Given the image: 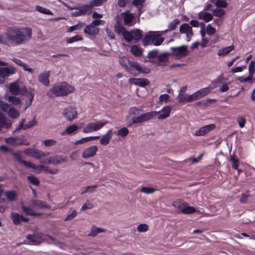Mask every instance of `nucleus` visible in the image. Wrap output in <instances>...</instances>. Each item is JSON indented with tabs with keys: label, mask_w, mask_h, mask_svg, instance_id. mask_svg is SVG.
Instances as JSON below:
<instances>
[{
	"label": "nucleus",
	"mask_w": 255,
	"mask_h": 255,
	"mask_svg": "<svg viewBox=\"0 0 255 255\" xmlns=\"http://www.w3.org/2000/svg\"><path fill=\"white\" fill-rule=\"evenodd\" d=\"M79 128L76 125H72L65 128V129L61 132L62 135H70L76 132Z\"/></svg>",
	"instance_id": "28"
},
{
	"label": "nucleus",
	"mask_w": 255,
	"mask_h": 255,
	"mask_svg": "<svg viewBox=\"0 0 255 255\" xmlns=\"http://www.w3.org/2000/svg\"><path fill=\"white\" fill-rule=\"evenodd\" d=\"M44 152L39 149H34L33 157L36 159H40L43 158Z\"/></svg>",
	"instance_id": "51"
},
{
	"label": "nucleus",
	"mask_w": 255,
	"mask_h": 255,
	"mask_svg": "<svg viewBox=\"0 0 255 255\" xmlns=\"http://www.w3.org/2000/svg\"><path fill=\"white\" fill-rule=\"evenodd\" d=\"M251 197L250 191H246L243 192L241 195L240 202L242 204H245L247 203V199L249 197Z\"/></svg>",
	"instance_id": "45"
},
{
	"label": "nucleus",
	"mask_w": 255,
	"mask_h": 255,
	"mask_svg": "<svg viewBox=\"0 0 255 255\" xmlns=\"http://www.w3.org/2000/svg\"><path fill=\"white\" fill-rule=\"evenodd\" d=\"M255 70V61H251L249 66V74L254 75Z\"/></svg>",
	"instance_id": "62"
},
{
	"label": "nucleus",
	"mask_w": 255,
	"mask_h": 255,
	"mask_svg": "<svg viewBox=\"0 0 255 255\" xmlns=\"http://www.w3.org/2000/svg\"><path fill=\"white\" fill-rule=\"evenodd\" d=\"M5 141L12 145H19L23 144L25 141V138L24 135H20L17 137H11L6 138Z\"/></svg>",
	"instance_id": "9"
},
{
	"label": "nucleus",
	"mask_w": 255,
	"mask_h": 255,
	"mask_svg": "<svg viewBox=\"0 0 255 255\" xmlns=\"http://www.w3.org/2000/svg\"><path fill=\"white\" fill-rule=\"evenodd\" d=\"M28 181L32 184L35 185H38L39 184V179L33 175H31L27 177Z\"/></svg>",
	"instance_id": "57"
},
{
	"label": "nucleus",
	"mask_w": 255,
	"mask_h": 255,
	"mask_svg": "<svg viewBox=\"0 0 255 255\" xmlns=\"http://www.w3.org/2000/svg\"><path fill=\"white\" fill-rule=\"evenodd\" d=\"M210 92V89L208 87L204 88L194 93L195 101L200 99Z\"/></svg>",
	"instance_id": "23"
},
{
	"label": "nucleus",
	"mask_w": 255,
	"mask_h": 255,
	"mask_svg": "<svg viewBox=\"0 0 255 255\" xmlns=\"http://www.w3.org/2000/svg\"><path fill=\"white\" fill-rule=\"evenodd\" d=\"M12 155L17 162H18L20 163L23 164L26 167L29 168L35 167L34 165V163L30 161H27L25 160H23L22 159L20 152H12Z\"/></svg>",
	"instance_id": "17"
},
{
	"label": "nucleus",
	"mask_w": 255,
	"mask_h": 255,
	"mask_svg": "<svg viewBox=\"0 0 255 255\" xmlns=\"http://www.w3.org/2000/svg\"><path fill=\"white\" fill-rule=\"evenodd\" d=\"M215 128V125L214 124H210L203 126L195 132V135L196 136H203L213 130Z\"/></svg>",
	"instance_id": "15"
},
{
	"label": "nucleus",
	"mask_w": 255,
	"mask_h": 255,
	"mask_svg": "<svg viewBox=\"0 0 255 255\" xmlns=\"http://www.w3.org/2000/svg\"><path fill=\"white\" fill-rule=\"evenodd\" d=\"M0 108L1 110L5 113H7L8 109L10 108L8 104L4 103L3 101H0Z\"/></svg>",
	"instance_id": "64"
},
{
	"label": "nucleus",
	"mask_w": 255,
	"mask_h": 255,
	"mask_svg": "<svg viewBox=\"0 0 255 255\" xmlns=\"http://www.w3.org/2000/svg\"><path fill=\"white\" fill-rule=\"evenodd\" d=\"M170 53L169 52H164L160 54L158 56L157 66H165L169 61V56Z\"/></svg>",
	"instance_id": "20"
},
{
	"label": "nucleus",
	"mask_w": 255,
	"mask_h": 255,
	"mask_svg": "<svg viewBox=\"0 0 255 255\" xmlns=\"http://www.w3.org/2000/svg\"><path fill=\"white\" fill-rule=\"evenodd\" d=\"M216 32L215 29L211 25L208 24L206 27V33L209 35H214Z\"/></svg>",
	"instance_id": "63"
},
{
	"label": "nucleus",
	"mask_w": 255,
	"mask_h": 255,
	"mask_svg": "<svg viewBox=\"0 0 255 255\" xmlns=\"http://www.w3.org/2000/svg\"><path fill=\"white\" fill-rule=\"evenodd\" d=\"M84 32L87 34L91 36H96L99 33V28L96 26H93L92 25L89 24L86 26Z\"/></svg>",
	"instance_id": "24"
},
{
	"label": "nucleus",
	"mask_w": 255,
	"mask_h": 255,
	"mask_svg": "<svg viewBox=\"0 0 255 255\" xmlns=\"http://www.w3.org/2000/svg\"><path fill=\"white\" fill-rule=\"evenodd\" d=\"M128 132L129 131L127 128H123L117 132H115L114 133L118 136L125 137L128 134Z\"/></svg>",
	"instance_id": "48"
},
{
	"label": "nucleus",
	"mask_w": 255,
	"mask_h": 255,
	"mask_svg": "<svg viewBox=\"0 0 255 255\" xmlns=\"http://www.w3.org/2000/svg\"><path fill=\"white\" fill-rule=\"evenodd\" d=\"M104 232H105V229H104L103 228L97 227L95 226H93L91 228V230L90 233L88 234V236L94 237L96 236L98 234L103 233Z\"/></svg>",
	"instance_id": "35"
},
{
	"label": "nucleus",
	"mask_w": 255,
	"mask_h": 255,
	"mask_svg": "<svg viewBox=\"0 0 255 255\" xmlns=\"http://www.w3.org/2000/svg\"><path fill=\"white\" fill-rule=\"evenodd\" d=\"M93 208V204L88 200H87L81 208V211H85L87 209H91Z\"/></svg>",
	"instance_id": "58"
},
{
	"label": "nucleus",
	"mask_w": 255,
	"mask_h": 255,
	"mask_svg": "<svg viewBox=\"0 0 255 255\" xmlns=\"http://www.w3.org/2000/svg\"><path fill=\"white\" fill-rule=\"evenodd\" d=\"M198 18L204 20L206 22H208L212 19L213 15L211 13L203 10L198 13Z\"/></svg>",
	"instance_id": "30"
},
{
	"label": "nucleus",
	"mask_w": 255,
	"mask_h": 255,
	"mask_svg": "<svg viewBox=\"0 0 255 255\" xmlns=\"http://www.w3.org/2000/svg\"><path fill=\"white\" fill-rule=\"evenodd\" d=\"M236 121L241 128L245 127L246 123V120L245 117L243 116L238 117L236 119Z\"/></svg>",
	"instance_id": "54"
},
{
	"label": "nucleus",
	"mask_w": 255,
	"mask_h": 255,
	"mask_svg": "<svg viewBox=\"0 0 255 255\" xmlns=\"http://www.w3.org/2000/svg\"><path fill=\"white\" fill-rule=\"evenodd\" d=\"M8 101L14 105H18L20 103V100L14 96H9L8 98Z\"/></svg>",
	"instance_id": "55"
},
{
	"label": "nucleus",
	"mask_w": 255,
	"mask_h": 255,
	"mask_svg": "<svg viewBox=\"0 0 255 255\" xmlns=\"http://www.w3.org/2000/svg\"><path fill=\"white\" fill-rule=\"evenodd\" d=\"M15 72V69L12 67H0V76L2 78H5L9 76L10 75L14 74Z\"/></svg>",
	"instance_id": "22"
},
{
	"label": "nucleus",
	"mask_w": 255,
	"mask_h": 255,
	"mask_svg": "<svg viewBox=\"0 0 255 255\" xmlns=\"http://www.w3.org/2000/svg\"><path fill=\"white\" fill-rule=\"evenodd\" d=\"M32 207L38 209H50V205L48 204L45 201H42L40 200L33 199L30 201Z\"/></svg>",
	"instance_id": "13"
},
{
	"label": "nucleus",
	"mask_w": 255,
	"mask_h": 255,
	"mask_svg": "<svg viewBox=\"0 0 255 255\" xmlns=\"http://www.w3.org/2000/svg\"><path fill=\"white\" fill-rule=\"evenodd\" d=\"M177 99L179 103H183L185 102H192L195 101L194 93L192 95L186 94H179Z\"/></svg>",
	"instance_id": "14"
},
{
	"label": "nucleus",
	"mask_w": 255,
	"mask_h": 255,
	"mask_svg": "<svg viewBox=\"0 0 255 255\" xmlns=\"http://www.w3.org/2000/svg\"><path fill=\"white\" fill-rule=\"evenodd\" d=\"M7 113L11 118L16 119L19 116V112L13 107H10Z\"/></svg>",
	"instance_id": "43"
},
{
	"label": "nucleus",
	"mask_w": 255,
	"mask_h": 255,
	"mask_svg": "<svg viewBox=\"0 0 255 255\" xmlns=\"http://www.w3.org/2000/svg\"><path fill=\"white\" fill-rule=\"evenodd\" d=\"M123 36L125 40L128 42H129L132 40V33L131 32H129L126 30L123 32Z\"/></svg>",
	"instance_id": "56"
},
{
	"label": "nucleus",
	"mask_w": 255,
	"mask_h": 255,
	"mask_svg": "<svg viewBox=\"0 0 255 255\" xmlns=\"http://www.w3.org/2000/svg\"><path fill=\"white\" fill-rule=\"evenodd\" d=\"M68 161L66 157H63L62 156L56 155L55 156H51L48 158H45L40 161L42 163L45 164H59Z\"/></svg>",
	"instance_id": "6"
},
{
	"label": "nucleus",
	"mask_w": 255,
	"mask_h": 255,
	"mask_svg": "<svg viewBox=\"0 0 255 255\" xmlns=\"http://www.w3.org/2000/svg\"><path fill=\"white\" fill-rule=\"evenodd\" d=\"M119 63L124 67L125 68L126 71L132 74L133 76H136V74L132 72L131 68L128 66L127 63L129 64L130 61L126 57H120L119 60Z\"/></svg>",
	"instance_id": "25"
},
{
	"label": "nucleus",
	"mask_w": 255,
	"mask_h": 255,
	"mask_svg": "<svg viewBox=\"0 0 255 255\" xmlns=\"http://www.w3.org/2000/svg\"><path fill=\"white\" fill-rule=\"evenodd\" d=\"M63 115L66 120L72 121L76 119L77 115V112L75 108L68 107L65 108L63 112Z\"/></svg>",
	"instance_id": "8"
},
{
	"label": "nucleus",
	"mask_w": 255,
	"mask_h": 255,
	"mask_svg": "<svg viewBox=\"0 0 255 255\" xmlns=\"http://www.w3.org/2000/svg\"><path fill=\"white\" fill-rule=\"evenodd\" d=\"M195 209L191 206H189L186 202L183 206V208L182 211V213L184 214H192L195 212Z\"/></svg>",
	"instance_id": "42"
},
{
	"label": "nucleus",
	"mask_w": 255,
	"mask_h": 255,
	"mask_svg": "<svg viewBox=\"0 0 255 255\" xmlns=\"http://www.w3.org/2000/svg\"><path fill=\"white\" fill-rule=\"evenodd\" d=\"M129 82L131 84L141 87L145 86L149 84V81L144 78H130Z\"/></svg>",
	"instance_id": "19"
},
{
	"label": "nucleus",
	"mask_w": 255,
	"mask_h": 255,
	"mask_svg": "<svg viewBox=\"0 0 255 255\" xmlns=\"http://www.w3.org/2000/svg\"><path fill=\"white\" fill-rule=\"evenodd\" d=\"M11 218L14 225H18L20 224L21 215L16 212L11 213Z\"/></svg>",
	"instance_id": "39"
},
{
	"label": "nucleus",
	"mask_w": 255,
	"mask_h": 255,
	"mask_svg": "<svg viewBox=\"0 0 255 255\" xmlns=\"http://www.w3.org/2000/svg\"><path fill=\"white\" fill-rule=\"evenodd\" d=\"M180 23V20L178 19H174L172 21H171L168 26V28L164 31H161L162 33L165 34L169 30H172L175 29L177 25Z\"/></svg>",
	"instance_id": "36"
},
{
	"label": "nucleus",
	"mask_w": 255,
	"mask_h": 255,
	"mask_svg": "<svg viewBox=\"0 0 255 255\" xmlns=\"http://www.w3.org/2000/svg\"><path fill=\"white\" fill-rule=\"evenodd\" d=\"M83 38L82 36L77 35L72 37H71L67 40V42L68 43H72L74 42H77L78 41L82 40Z\"/></svg>",
	"instance_id": "61"
},
{
	"label": "nucleus",
	"mask_w": 255,
	"mask_h": 255,
	"mask_svg": "<svg viewBox=\"0 0 255 255\" xmlns=\"http://www.w3.org/2000/svg\"><path fill=\"white\" fill-rule=\"evenodd\" d=\"M85 26V24L84 23L79 22L76 25L70 26L68 30V32H71L74 30H80Z\"/></svg>",
	"instance_id": "44"
},
{
	"label": "nucleus",
	"mask_w": 255,
	"mask_h": 255,
	"mask_svg": "<svg viewBox=\"0 0 255 255\" xmlns=\"http://www.w3.org/2000/svg\"><path fill=\"white\" fill-rule=\"evenodd\" d=\"M132 33V40L134 39L135 41H138L142 37V33L141 31L139 29H134L132 31H131Z\"/></svg>",
	"instance_id": "40"
},
{
	"label": "nucleus",
	"mask_w": 255,
	"mask_h": 255,
	"mask_svg": "<svg viewBox=\"0 0 255 255\" xmlns=\"http://www.w3.org/2000/svg\"><path fill=\"white\" fill-rule=\"evenodd\" d=\"M100 137L99 136H89L83 137L79 140H78L75 143V144H83L85 142H88L90 140H95L98 139Z\"/></svg>",
	"instance_id": "38"
},
{
	"label": "nucleus",
	"mask_w": 255,
	"mask_h": 255,
	"mask_svg": "<svg viewBox=\"0 0 255 255\" xmlns=\"http://www.w3.org/2000/svg\"><path fill=\"white\" fill-rule=\"evenodd\" d=\"M21 208L27 215L39 216L42 215L41 213L35 212L31 208L25 206L23 205L21 206Z\"/></svg>",
	"instance_id": "34"
},
{
	"label": "nucleus",
	"mask_w": 255,
	"mask_h": 255,
	"mask_svg": "<svg viewBox=\"0 0 255 255\" xmlns=\"http://www.w3.org/2000/svg\"><path fill=\"white\" fill-rule=\"evenodd\" d=\"M9 91L13 95H18L20 93V89L18 83L14 82L9 85Z\"/></svg>",
	"instance_id": "33"
},
{
	"label": "nucleus",
	"mask_w": 255,
	"mask_h": 255,
	"mask_svg": "<svg viewBox=\"0 0 255 255\" xmlns=\"http://www.w3.org/2000/svg\"><path fill=\"white\" fill-rule=\"evenodd\" d=\"M159 113L158 112L154 111L147 112L138 117H134L132 118V123L135 124L148 121L159 115Z\"/></svg>",
	"instance_id": "5"
},
{
	"label": "nucleus",
	"mask_w": 255,
	"mask_h": 255,
	"mask_svg": "<svg viewBox=\"0 0 255 255\" xmlns=\"http://www.w3.org/2000/svg\"><path fill=\"white\" fill-rule=\"evenodd\" d=\"M74 87L66 82L58 83L54 84L47 93L50 97L65 96L72 93L74 91Z\"/></svg>",
	"instance_id": "2"
},
{
	"label": "nucleus",
	"mask_w": 255,
	"mask_h": 255,
	"mask_svg": "<svg viewBox=\"0 0 255 255\" xmlns=\"http://www.w3.org/2000/svg\"><path fill=\"white\" fill-rule=\"evenodd\" d=\"M163 34L161 32V34L158 32L149 31L148 34L144 37L142 44L144 46L148 44H152L154 46H159L164 41V38L161 37Z\"/></svg>",
	"instance_id": "3"
},
{
	"label": "nucleus",
	"mask_w": 255,
	"mask_h": 255,
	"mask_svg": "<svg viewBox=\"0 0 255 255\" xmlns=\"http://www.w3.org/2000/svg\"><path fill=\"white\" fill-rule=\"evenodd\" d=\"M35 167H31V168L35 170V172L36 173H40L41 172V169L43 170L45 173H50L52 174H55L58 173L59 170L57 169H51L49 167L45 166L43 164H39L36 165L34 163Z\"/></svg>",
	"instance_id": "10"
},
{
	"label": "nucleus",
	"mask_w": 255,
	"mask_h": 255,
	"mask_svg": "<svg viewBox=\"0 0 255 255\" xmlns=\"http://www.w3.org/2000/svg\"><path fill=\"white\" fill-rule=\"evenodd\" d=\"M157 189L150 187H143L141 188L140 191L142 193L148 194L154 192Z\"/></svg>",
	"instance_id": "53"
},
{
	"label": "nucleus",
	"mask_w": 255,
	"mask_h": 255,
	"mask_svg": "<svg viewBox=\"0 0 255 255\" xmlns=\"http://www.w3.org/2000/svg\"><path fill=\"white\" fill-rule=\"evenodd\" d=\"M98 148L96 145H92L85 148L82 153V157L84 159H88L94 157L98 151Z\"/></svg>",
	"instance_id": "11"
},
{
	"label": "nucleus",
	"mask_w": 255,
	"mask_h": 255,
	"mask_svg": "<svg viewBox=\"0 0 255 255\" xmlns=\"http://www.w3.org/2000/svg\"><path fill=\"white\" fill-rule=\"evenodd\" d=\"M112 137V131L111 130H109L107 132L103 135L100 140V142L101 144L104 145H107L110 142V141Z\"/></svg>",
	"instance_id": "29"
},
{
	"label": "nucleus",
	"mask_w": 255,
	"mask_h": 255,
	"mask_svg": "<svg viewBox=\"0 0 255 255\" xmlns=\"http://www.w3.org/2000/svg\"><path fill=\"white\" fill-rule=\"evenodd\" d=\"M230 161L232 162V167L234 169H238L239 165L238 159L235 156H232L230 158Z\"/></svg>",
	"instance_id": "49"
},
{
	"label": "nucleus",
	"mask_w": 255,
	"mask_h": 255,
	"mask_svg": "<svg viewBox=\"0 0 255 255\" xmlns=\"http://www.w3.org/2000/svg\"><path fill=\"white\" fill-rule=\"evenodd\" d=\"M180 33H185L186 35L187 41H189L193 35L192 27L188 23H183L179 27Z\"/></svg>",
	"instance_id": "12"
},
{
	"label": "nucleus",
	"mask_w": 255,
	"mask_h": 255,
	"mask_svg": "<svg viewBox=\"0 0 255 255\" xmlns=\"http://www.w3.org/2000/svg\"><path fill=\"white\" fill-rule=\"evenodd\" d=\"M114 30L117 33L120 34L121 33L123 34V32L126 30V29L124 26L121 25L118 21H117L116 24L115 25Z\"/></svg>",
	"instance_id": "46"
},
{
	"label": "nucleus",
	"mask_w": 255,
	"mask_h": 255,
	"mask_svg": "<svg viewBox=\"0 0 255 255\" xmlns=\"http://www.w3.org/2000/svg\"><path fill=\"white\" fill-rule=\"evenodd\" d=\"M107 0H93L89 3L86 4L90 13L92 11L94 6H99Z\"/></svg>",
	"instance_id": "31"
},
{
	"label": "nucleus",
	"mask_w": 255,
	"mask_h": 255,
	"mask_svg": "<svg viewBox=\"0 0 255 255\" xmlns=\"http://www.w3.org/2000/svg\"><path fill=\"white\" fill-rule=\"evenodd\" d=\"M133 18L131 14H126L124 16V23L126 25H130Z\"/></svg>",
	"instance_id": "52"
},
{
	"label": "nucleus",
	"mask_w": 255,
	"mask_h": 255,
	"mask_svg": "<svg viewBox=\"0 0 255 255\" xmlns=\"http://www.w3.org/2000/svg\"><path fill=\"white\" fill-rule=\"evenodd\" d=\"M212 2L214 4L217 8L213 11V14L215 16H221L223 15V0H212Z\"/></svg>",
	"instance_id": "16"
},
{
	"label": "nucleus",
	"mask_w": 255,
	"mask_h": 255,
	"mask_svg": "<svg viewBox=\"0 0 255 255\" xmlns=\"http://www.w3.org/2000/svg\"><path fill=\"white\" fill-rule=\"evenodd\" d=\"M253 76L252 75H250L249 74L248 77H245V76H239L237 78L238 80L241 83H244L246 82H249L251 83H253L254 81L252 80Z\"/></svg>",
	"instance_id": "47"
},
{
	"label": "nucleus",
	"mask_w": 255,
	"mask_h": 255,
	"mask_svg": "<svg viewBox=\"0 0 255 255\" xmlns=\"http://www.w3.org/2000/svg\"><path fill=\"white\" fill-rule=\"evenodd\" d=\"M26 238L34 244H37L38 243V240L40 239L38 236L35 235H28L27 236Z\"/></svg>",
	"instance_id": "60"
},
{
	"label": "nucleus",
	"mask_w": 255,
	"mask_h": 255,
	"mask_svg": "<svg viewBox=\"0 0 255 255\" xmlns=\"http://www.w3.org/2000/svg\"><path fill=\"white\" fill-rule=\"evenodd\" d=\"M107 124L106 121H98L96 122L89 123L83 128V132L85 133L96 131L101 129Z\"/></svg>",
	"instance_id": "4"
},
{
	"label": "nucleus",
	"mask_w": 255,
	"mask_h": 255,
	"mask_svg": "<svg viewBox=\"0 0 255 255\" xmlns=\"http://www.w3.org/2000/svg\"><path fill=\"white\" fill-rule=\"evenodd\" d=\"M4 195L9 202H13L15 201L17 197L18 194L14 190H7L4 192Z\"/></svg>",
	"instance_id": "27"
},
{
	"label": "nucleus",
	"mask_w": 255,
	"mask_h": 255,
	"mask_svg": "<svg viewBox=\"0 0 255 255\" xmlns=\"http://www.w3.org/2000/svg\"><path fill=\"white\" fill-rule=\"evenodd\" d=\"M172 54L176 59H180L185 57L188 54L187 47L182 45L179 47H171Z\"/></svg>",
	"instance_id": "7"
},
{
	"label": "nucleus",
	"mask_w": 255,
	"mask_h": 255,
	"mask_svg": "<svg viewBox=\"0 0 255 255\" xmlns=\"http://www.w3.org/2000/svg\"><path fill=\"white\" fill-rule=\"evenodd\" d=\"M36 10L41 13L48 15H52V12L48 9L45 8L39 5H37L35 8Z\"/></svg>",
	"instance_id": "50"
},
{
	"label": "nucleus",
	"mask_w": 255,
	"mask_h": 255,
	"mask_svg": "<svg viewBox=\"0 0 255 255\" xmlns=\"http://www.w3.org/2000/svg\"><path fill=\"white\" fill-rule=\"evenodd\" d=\"M88 7H87L86 4L79 8L77 7V9H76L77 10L71 12V15L72 16L77 17L86 14H89L90 13Z\"/></svg>",
	"instance_id": "18"
},
{
	"label": "nucleus",
	"mask_w": 255,
	"mask_h": 255,
	"mask_svg": "<svg viewBox=\"0 0 255 255\" xmlns=\"http://www.w3.org/2000/svg\"><path fill=\"white\" fill-rule=\"evenodd\" d=\"M148 230V226L146 224H140L137 227L138 232H145Z\"/></svg>",
	"instance_id": "59"
},
{
	"label": "nucleus",
	"mask_w": 255,
	"mask_h": 255,
	"mask_svg": "<svg viewBox=\"0 0 255 255\" xmlns=\"http://www.w3.org/2000/svg\"><path fill=\"white\" fill-rule=\"evenodd\" d=\"M130 52L135 56H139L142 55L141 48L136 45H133L131 47Z\"/></svg>",
	"instance_id": "41"
},
{
	"label": "nucleus",
	"mask_w": 255,
	"mask_h": 255,
	"mask_svg": "<svg viewBox=\"0 0 255 255\" xmlns=\"http://www.w3.org/2000/svg\"><path fill=\"white\" fill-rule=\"evenodd\" d=\"M159 112L160 113V112ZM161 112L162 114L158 115L157 119L158 120H164L169 117L171 108L169 106H165L162 109Z\"/></svg>",
	"instance_id": "26"
},
{
	"label": "nucleus",
	"mask_w": 255,
	"mask_h": 255,
	"mask_svg": "<svg viewBox=\"0 0 255 255\" xmlns=\"http://www.w3.org/2000/svg\"><path fill=\"white\" fill-rule=\"evenodd\" d=\"M49 76L50 71L44 72L38 75V81L45 86H48L50 84Z\"/></svg>",
	"instance_id": "21"
},
{
	"label": "nucleus",
	"mask_w": 255,
	"mask_h": 255,
	"mask_svg": "<svg viewBox=\"0 0 255 255\" xmlns=\"http://www.w3.org/2000/svg\"><path fill=\"white\" fill-rule=\"evenodd\" d=\"M185 203V202L180 199H178L173 202L172 205L177 209L178 212H181Z\"/></svg>",
	"instance_id": "37"
},
{
	"label": "nucleus",
	"mask_w": 255,
	"mask_h": 255,
	"mask_svg": "<svg viewBox=\"0 0 255 255\" xmlns=\"http://www.w3.org/2000/svg\"><path fill=\"white\" fill-rule=\"evenodd\" d=\"M32 33V29L29 27H9L6 30L9 45L15 46L24 44L31 40Z\"/></svg>",
	"instance_id": "1"
},
{
	"label": "nucleus",
	"mask_w": 255,
	"mask_h": 255,
	"mask_svg": "<svg viewBox=\"0 0 255 255\" xmlns=\"http://www.w3.org/2000/svg\"><path fill=\"white\" fill-rule=\"evenodd\" d=\"M130 67L134 68L139 73L148 74L150 72L149 68H144L143 69L137 62H129Z\"/></svg>",
	"instance_id": "32"
}]
</instances>
